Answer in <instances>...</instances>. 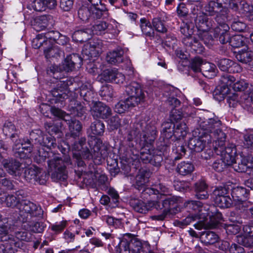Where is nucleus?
<instances>
[{
  "label": "nucleus",
  "mask_w": 253,
  "mask_h": 253,
  "mask_svg": "<svg viewBox=\"0 0 253 253\" xmlns=\"http://www.w3.org/2000/svg\"><path fill=\"white\" fill-rule=\"evenodd\" d=\"M105 131V125L102 121L96 120L91 123L88 132L89 133V138L92 141L96 139L99 140L100 142L103 146H106L100 138L98 136H102Z\"/></svg>",
  "instance_id": "nucleus-30"
},
{
  "label": "nucleus",
  "mask_w": 253,
  "mask_h": 253,
  "mask_svg": "<svg viewBox=\"0 0 253 253\" xmlns=\"http://www.w3.org/2000/svg\"><path fill=\"white\" fill-rule=\"evenodd\" d=\"M92 116L95 118L106 119L112 115L111 109L105 103L96 101L90 107Z\"/></svg>",
  "instance_id": "nucleus-26"
},
{
  "label": "nucleus",
  "mask_w": 253,
  "mask_h": 253,
  "mask_svg": "<svg viewBox=\"0 0 253 253\" xmlns=\"http://www.w3.org/2000/svg\"><path fill=\"white\" fill-rule=\"evenodd\" d=\"M4 202L7 207L12 208L16 207L18 209L21 203L20 199H18L15 195H8L6 196Z\"/></svg>",
  "instance_id": "nucleus-63"
},
{
  "label": "nucleus",
  "mask_w": 253,
  "mask_h": 253,
  "mask_svg": "<svg viewBox=\"0 0 253 253\" xmlns=\"http://www.w3.org/2000/svg\"><path fill=\"white\" fill-rule=\"evenodd\" d=\"M61 71L60 66L55 64L48 66L46 70L44 81L49 88H51L49 92L51 103H62L68 98L69 90L75 89L72 86L76 84L74 79L61 78Z\"/></svg>",
  "instance_id": "nucleus-3"
},
{
  "label": "nucleus",
  "mask_w": 253,
  "mask_h": 253,
  "mask_svg": "<svg viewBox=\"0 0 253 253\" xmlns=\"http://www.w3.org/2000/svg\"><path fill=\"white\" fill-rule=\"evenodd\" d=\"M78 14L79 18L84 23L88 22L89 19H91L92 14L89 6L80 7L78 10Z\"/></svg>",
  "instance_id": "nucleus-64"
},
{
  "label": "nucleus",
  "mask_w": 253,
  "mask_h": 253,
  "mask_svg": "<svg viewBox=\"0 0 253 253\" xmlns=\"http://www.w3.org/2000/svg\"><path fill=\"white\" fill-rule=\"evenodd\" d=\"M234 80V77L230 75H227L222 81L223 84L217 86L212 92L213 97L214 100L218 102H221L227 97V102L231 104L230 100H235L236 96H228L231 91V85Z\"/></svg>",
  "instance_id": "nucleus-13"
},
{
  "label": "nucleus",
  "mask_w": 253,
  "mask_h": 253,
  "mask_svg": "<svg viewBox=\"0 0 253 253\" xmlns=\"http://www.w3.org/2000/svg\"><path fill=\"white\" fill-rule=\"evenodd\" d=\"M212 168L216 172H221L224 169L232 166L226 163L222 158L216 160L212 164Z\"/></svg>",
  "instance_id": "nucleus-62"
},
{
  "label": "nucleus",
  "mask_w": 253,
  "mask_h": 253,
  "mask_svg": "<svg viewBox=\"0 0 253 253\" xmlns=\"http://www.w3.org/2000/svg\"><path fill=\"white\" fill-rule=\"evenodd\" d=\"M140 27L142 33L146 37L154 38L155 32L153 28L152 23L145 17L141 18L140 20Z\"/></svg>",
  "instance_id": "nucleus-51"
},
{
  "label": "nucleus",
  "mask_w": 253,
  "mask_h": 253,
  "mask_svg": "<svg viewBox=\"0 0 253 253\" xmlns=\"http://www.w3.org/2000/svg\"><path fill=\"white\" fill-rule=\"evenodd\" d=\"M163 212L158 215V219L164 220L168 214H176L180 211L178 200L174 197H168L162 201Z\"/></svg>",
  "instance_id": "nucleus-18"
},
{
  "label": "nucleus",
  "mask_w": 253,
  "mask_h": 253,
  "mask_svg": "<svg viewBox=\"0 0 253 253\" xmlns=\"http://www.w3.org/2000/svg\"><path fill=\"white\" fill-rule=\"evenodd\" d=\"M223 3L234 11L239 10L248 17L251 21H253V5L248 3L246 0H224Z\"/></svg>",
  "instance_id": "nucleus-16"
},
{
  "label": "nucleus",
  "mask_w": 253,
  "mask_h": 253,
  "mask_svg": "<svg viewBox=\"0 0 253 253\" xmlns=\"http://www.w3.org/2000/svg\"><path fill=\"white\" fill-rule=\"evenodd\" d=\"M47 134L55 139L61 138L63 136V133L61 130L62 124L60 123H49L45 126Z\"/></svg>",
  "instance_id": "nucleus-44"
},
{
  "label": "nucleus",
  "mask_w": 253,
  "mask_h": 253,
  "mask_svg": "<svg viewBox=\"0 0 253 253\" xmlns=\"http://www.w3.org/2000/svg\"><path fill=\"white\" fill-rule=\"evenodd\" d=\"M192 13L194 20V24L198 32L209 31L213 28L214 21L208 17V15L203 11V4L197 1L193 6Z\"/></svg>",
  "instance_id": "nucleus-8"
},
{
  "label": "nucleus",
  "mask_w": 253,
  "mask_h": 253,
  "mask_svg": "<svg viewBox=\"0 0 253 253\" xmlns=\"http://www.w3.org/2000/svg\"><path fill=\"white\" fill-rule=\"evenodd\" d=\"M3 134L9 138L13 142L17 140L20 134V131L17 128L13 122L9 120L5 121L2 126Z\"/></svg>",
  "instance_id": "nucleus-34"
},
{
  "label": "nucleus",
  "mask_w": 253,
  "mask_h": 253,
  "mask_svg": "<svg viewBox=\"0 0 253 253\" xmlns=\"http://www.w3.org/2000/svg\"><path fill=\"white\" fill-rule=\"evenodd\" d=\"M246 39L241 35H235L229 37L228 42L233 48H239L246 45Z\"/></svg>",
  "instance_id": "nucleus-57"
},
{
  "label": "nucleus",
  "mask_w": 253,
  "mask_h": 253,
  "mask_svg": "<svg viewBox=\"0 0 253 253\" xmlns=\"http://www.w3.org/2000/svg\"><path fill=\"white\" fill-rule=\"evenodd\" d=\"M152 24L154 31L161 34H165L168 32V25L164 18L160 17H154L152 19Z\"/></svg>",
  "instance_id": "nucleus-50"
},
{
  "label": "nucleus",
  "mask_w": 253,
  "mask_h": 253,
  "mask_svg": "<svg viewBox=\"0 0 253 253\" xmlns=\"http://www.w3.org/2000/svg\"><path fill=\"white\" fill-rule=\"evenodd\" d=\"M174 134H173V142L178 141L181 138L185 137L188 132V128L184 123H175Z\"/></svg>",
  "instance_id": "nucleus-49"
},
{
  "label": "nucleus",
  "mask_w": 253,
  "mask_h": 253,
  "mask_svg": "<svg viewBox=\"0 0 253 253\" xmlns=\"http://www.w3.org/2000/svg\"><path fill=\"white\" fill-rule=\"evenodd\" d=\"M237 156L236 147L233 144H229L221 151V158L231 166L233 164L236 163V157Z\"/></svg>",
  "instance_id": "nucleus-36"
},
{
  "label": "nucleus",
  "mask_w": 253,
  "mask_h": 253,
  "mask_svg": "<svg viewBox=\"0 0 253 253\" xmlns=\"http://www.w3.org/2000/svg\"><path fill=\"white\" fill-rule=\"evenodd\" d=\"M230 195H231L230 189L228 186L215 187L212 192V198L214 204L221 209L231 207L233 203Z\"/></svg>",
  "instance_id": "nucleus-12"
},
{
  "label": "nucleus",
  "mask_w": 253,
  "mask_h": 253,
  "mask_svg": "<svg viewBox=\"0 0 253 253\" xmlns=\"http://www.w3.org/2000/svg\"><path fill=\"white\" fill-rule=\"evenodd\" d=\"M181 92L177 88L171 87L166 91V96L167 97V103L172 109L170 115V122H178L182 119L183 114L181 109H176V108L180 106L181 102L178 97L180 96Z\"/></svg>",
  "instance_id": "nucleus-10"
},
{
  "label": "nucleus",
  "mask_w": 253,
  "mask_h": 253,
  "mask_svg": "<svg viewBox=\"0 0 253 253\" xmlns=\"http://www.w3.org/2000/svg\"><path fill=\"white\" fill-rule=\"evenodd\" d=\"M88 29H80L75 31L72 34L73 41L76 42L83 43L89 40L91 36L88 33Z\"/></svg>",
  "instance_id": "nucleus-48"
},
{
  "label": "nucleus",
  "mask_w": 253,
  "mask_h": 253,
  "mask_svg": "<svg viewBox=\"0 0 253 253\" xmlns=\"http://www.w3.org/2000/svg\"><path fill=\"white\" fill-rule=\"evenodd\" d=\"M126 91L129 96L127 98L132 101H137L138 104L144 101L145 94L141 84L136 82H132L127 85Z\"/></svg>",
  "instance_id": "nucleus-22"
},
{
  "label": "nucleus",
  "mask_w": 253,
  "mask_h": 253,
  "mask_svg": "<svg viewBox=\"0 0 253 253\" xmlns=\"http://www.w3.org/2000/svg\"><path fill=\"white\" fill-rule=\"evenodd\" d=\"M62 51L58 47L53 45L52 43L48 42L43 49V53L46 59H49L52 57L57 58L60 56Z\"/></svg>",
  "instance_id": "nucleus-54"
},
{
  "label": "nucleus",
  "mask_w": 253,
  "mask_h": 253,
  "mask_svg": "<svg viewBox=\"0 0 253 253\" xmlns=\"http://www.w3.org/2000/svg\"><path fill=\"white\" fill-rule=\"evenodd\" d=\"M205 10L207 15L210 16L216 15L220 16V20H226L227 18L226 13H223V4L221 2H217L213 0H208V3L205 6L203 10Z\"/></svg>",
  "instance_id": "nucleus-28"
},
{
  "label": "nucleus",
  "mask_w": 253,
  "mask_h": 253,
  "mask_svg": "<svg viewBox=\"0 0 253 253\" xmlns=\"http://www.w3.org/2000/svg\"><path fill=\"white\" fill-rule=\"evenodd\" d=\"M124 54V51L123 48L121 47H118L107 53L106 56L107 61L110 64L118 65L123 62Z\"/></svg>",
  "instance_id": "nucleus-38"
},
{
  "label": "nucleus",
  "mask_w": 253,
  "mask_h": 253,
  "mask_svg": "<svg viewBox=\"0 0 253 253\" xmlns=\"http://www.w3.org/2000/svg\"><path fill=\"white\" fill-rule=\"evenodd\" d=\"M180 31L183 35L182 42L186 47V49L190 50L192 53L202 54L204 52L205 47L202 43L197 39L194 35V25L192 22L183 23L181 25Z\"/></svg>",
  "instance_id": "nucleus-5"
},
{
  "label": "nucleus",
  "mask_w": 253,
  "mask_h": 253,
  "mask_svg": "<svg viewBox=\"0 0 253 253\" xmlns=\"http://www.w3.org/2000/svg\"><path fill=\"white\" fill-rule=\"evenodd\" d=\"M29 235V233L25 231L16 232L15 236L8 234V242H9L16 252L19 249H23L25 248V244L23 242L30 241V236Z\"/></svg>",
  "instance_id": "nucleus-24"
},
{
  "label": "nucleus",
  "mask_w": 253,
  "mask_h": 253,
  "mask_svg": "<svg viewBox=\"0 0 253 253\" xmlns=\"http://www.w3.org/2000/svg\"><path fill=\"white\" fill-rule=\"evenodd\" d=\"M189 67L190 71L194 73H199L201 71L202 66L203 65V60L200 57H195L190 61L189 60Z\"/></svg>",
  "instance_id": "nucleus-59"
},
{
  "label": "nucleus",
  "mask_w": 253,
  "mask_h": 253,
  "mask_svg": "<svg viewBox=\"0 0 253 253\" xmlns=\"http://www.w3.org/2000/svg\"><path fill=\"white\" fill-rule=\"evenodd\" d=\"M34 147H12L14 156L21 160L28 159L32 156Z\"/></svg>",
  "instance_id": "nucleus-45"
},
{
  "label": "nucleus",
  "mask_w": 253,
  "mask_h": 253,
  "mask_svg": "<svg viewBox=\"0 0 253 253\" xmlns=\"http://www.w3.org/2000/svg\"><path fill=\"white\" fill-rule=\"evenodd\" d=\"M152 172L150 169L147 168H141L136 174L135 179L136 181L134 184L136 189L141 192V197L142 199H148L150 200L151 198L150 196H155L159 195L160 192L157 189L152 187H146V184L149 182V178L151 176Z\"/></svg>",
  "instance_id": "nucleus-7"
},
{
  "label": "nucleus",
  "mask_w": 253,
  "mask_h": 253,
  "mask_svg": "<svg viewBox=\"0 0 253 253\" xmlns=\"http://www.w3.org/2000/svg\"><path fill=\"white\" fill-rule=\"evenodd\" d=\"M137 104V101H132L128 98H126L124 100L119 101L115 106L114 111L118 114L124 113L129 109L135 106Z\"/></svg>",
  "instance_id": "nucleus-42"
},
{
  "label": "nucleus",
  "mask_w": 253,
  "mask_h": 253,
  "mask_svg": "<svg viewBox=\"0 0 253 253\" xmlns=\"http://www.w3.org/2000/svg\"><path fill=\"white\" fill-rule=\"evenodd\" d=\"M199 233L201 243L206 246L213 245L220 239L217 233L211 230H205Z\"/></svg>",
  "instance_id": "nucleus-37"
},
{
  "label": "nucleus",
  "mask_w": 253,
  "mask_h": 253,
  "mask_svg": "<svg viewBox=\"0 0 253 253\" xmlns=\"http://www.w3.org/2000/svg\"><path fill=\"white\" fill-rule=\"evenodd\" d=\"M86 60L85 56L83 57L78 53H72L67 55L60 66L62 71L69 72L75 68H80L84 61Z\"/></svg>",
  "instance_id": "nucleus-17"
},
{
  "label": "nucleus",
  "mask_w": 253,
  "mask_h": 253,
  "mask_svg": "<svg viewBox=\"0 0 253 253\" xmlns=\"http://www.w3.org/2000/svg\"><path fill=\"white\" fill-rule=\"evenodd\" d=\"M208 185L205 180L200 179L193 185L195 197L198 200H206L209 198Z\"/></svg>",
  "instance_id": "nucleus-33"
},
{
  "label": "nucleus",
  "mask_w": 253,
  "mask_h": 253,
  "mask_svg": "<svg viewBox=\"0 0 253 253\" xmlns=\"http://www.w3.org/2000/svg\"><path fill=\"white\" fill-rule=\"evenodd\" d=\"M195 169V166L191 162L182 161L179 163L176 171L180 175L188 176L191 175Z\"/></svg>",
  "instance_id": "nucleus-43"
},
{
  "label": "nucleus",
  "mask_w": 253,
  "mask_h": 253,
  "mask_svg": "<svg viewBox=\"0 0 253 253\" xmlns=\"http://www.w3.org/2000/svg\"><path fill=\"white\" fill-rule=\"evenodd\" d=\"M27 230L33 233H42L46 227L42 222L32 221L28 222Z\"/></svg>",
  "instance_id": "nucleus-60"
},
{
  "label": "nucleus",
  "mask_w": 253,
  "mask_h": 253,
  "mask_svg": "<svg viewBox=\"0 0 253 253\" xmlns=\"http://www.w3.org/2000/svg\"><path fill=\"white\" fill-rule=\"evenodd\" d=\"M69 132L66 134L63 143L72 151V160L75 164V172L79 178L85 173L86 164L90 161L95 165H99L102 159L108 155L107 146H103L99 140L92 141L84 137H79L82 130L80 121L71 120L69 123Z\"/></svg>",
  "instance_id": "nucleus-2"
},
{
  "label": "nucleus",
  "mask_w": 253,
  "mask_h": 253,
  "mask_svg": "<svg viewBox=\"0 0 253 253\" xmlns=\"http://www.w3.org/2000/svg\"><path fill=\"white\" fill-rule=\"evenodd\" d=\"M215 21L218 25L214 27L211 31L215 40L219 41L222 44L227 43L230 37L229 26L225 23L226 20H220L219 16H217Z\"/></svg>",
  "instance_id": "nucleus-15"
},
{
  "label": "nucleus",
  "mask_w": 253,
  "mask_h": 253,
  "mask_svg": "<svg viewBox=\"0 0 253 253\" xmlns=\"http://www.w3.org/2000/svg\"><path fill=\"white\" fill-rule=\"evenodd\" d=\"M142 242L131 233H126L115 247L114 253H140Z\"/></svg>",
  "instance_id": "nucleus-9"
},
{
  "label": "nucleus",
  "mask_w": 253,
  "mask_h": 253,
  "mask_svg": "<svg viewBox=\"0 0 253 253\" xmlns=\"http://www.w3.org/2000/svg\"><path fill=\"white\" fill-rule=\"evenodd\" d=\"M208 31H201L199 32L198 34L204 44L210 48L215 44V40L213 37V34H212V35L210 34Z\"/></svg>",
  "instance_id": "nucleus-58"
},
{
  "label": "nucleus",
  "mask_w": 253,
  "mask_h": 253,
  "mask_svg": "<svg viewBox=\"0 0 253 253\" xmlns=\"http://www.w3.org/2000/svg\"><path fill=\"white\" fill-rule=\"evenodd\" d=\"M59 161L58 159L49 160L48 162V167L51 170H54L51 174L52 178L64 181L67 178V175L65 174L66 167L58 166Z\"/></svg>",
  "instance_id": "nucleus-29"
},
{
  "label": "nucleus",
  "mask_w": 253,
  "mask_h": 253,
  "mask_svg": "<svg viewBox=\"0 0 253 253\" xmlns=\"http://www.w3.org/2000/svg\"><path fill=\"white\" fill-rule=\"evenodd\" d=\"M24 177L28 182L35 185L45 184L48 178L45 171L35 165L25 169Z\"/></svg>",
  "instance_id": "nucleus-14"
},
{
  "label": "nucleus",
  "mask_w": 253,
  "mask_h": 253,
  "mask_svg": "<svg viewBox=\"0 0 253 253\" xmlns=\"http://www.w3.org/2000/svg\"><path fill=\"white\" fill-rule=\"evenodd\" d=\"M110 26H112L104 21H99L92 26V33L96 35L104 34L109 31Z\"/></svg>",
  "instance_id": "nucleus-56"
},
{
  "label": "nucleus",
  "mask_w": 253,
  "mask_h": 253,
  "mask_svg": "<svg viewBox=\"0 0 253 253\" xmlns=\"http://www.w3.org/2000/svg\"><path fill=\"white\" fill-rule=\"evenodd\" d=\"M220 125V121L218 119L209 118L200 124V127L207 132H204L200 136H195L189 139L188 142L189 151L191 155L194 153H199L205 149L207 145V133H212L217 131Z\"/></svg>",
  "instance_id": "nucleus-4"
},
{
  "label": "nucleus",
  "mask_w": 253,
  "mask_h": 253,
  "mask_svg": "<svg viewBox=\"0 0 253 253\" xmlns=\"http://www.w3.org/2000/svg\"><path fill=\"white\" fill-rule=\"evenodd\" d=\"M76 85H76L74 84L72 86L73 87H74L75 89L69 90V93L72 91H75V93L77 95L79 94L80 97L83 98L84 102H86L83 103L84 105H88L89 107H90L95 102H96L94 100L96 93L92 90L88 88L86 85H82L78 88H77Z\"/></svg>",
  "instance_id": "nucleus-27"
},
{
  "label": "nucleus",
  "mask_w": 253,
  "mask_h": 253,
  "mask_svg": "<svg viewBox=\"0 0 253 253\" xmlns=\"http://www.w3.org/2000/svg\"><path fill=\"white\" fill-rule=\"evenodd\" d=\"M48 42L46 39H44L43 33H41L38 34L36 38L33 39L32 42V45L35 49H39L42 46L44 48Z\"/></svg>",
  "instance_id": "nucleus-61"
},
{
  "label": "nucleus",
  "mask_w": 253,
  "mask_h": 253,
  "mask_svg": "<svg viewBox=\"0 0 253 253\" xmlns=\"http://www.w3.org/2000/svg\"><path fill=\"white\" fill-rule=\"evenodd\" d=\"M175 123L173 122H164L162 125L160 136L158 143V147L162 150H170V147L173 142Z\"/></svg>",
  "instance_id": "nucleus-11"
},
{
  "label": "nucleus",
  "mask_w": 253,
  "mask_h": 253,
  "mask_svg": "<svg viewBox=\"0 0 253 253\" xmlns=\"http://www.w3.org/2000/svg\"><path fill=\"white\" fill-rule=\"evenodd\" d=\"M18 212L14 213L13 221L16 226L22 225L28 221L29 217H38L42 212L40 207L28 200H22Z\"/></svg>",
  "instance_id": "nucleus-6"
},
{
  "label": "nucleus",
  "mask_w": 253,
  "mask_h": 253,
  "mask_svg": "<svg viewBox=\"0 0 253 253\" xmlns=\"http://www.w3.org/2000/svg\"><path fill=\"white\" fill-rule=\"evenodd\" d=\"M69 110L71 113L78 117L84 115L86 111V107L77 99L71 100L68 105Z\"/></svg>",
  "instance_id": "nucleus-39"
},
{
  "label": "nucleus",
  "mask_w": 253,
  "mask_h": 253,
  "mask_svg": "<svg viewBox=\"0 0 253 253\" xmlns=\"http://www.w3.org/2000/svg\"><path fill=\"white\" fill-rule=\"evenodd\" d=\"M218 71L216 66L213 63L207 62L203 63L201 73L208 79H212L216 76Z\"/></svg>",
  "instance_id": "nucleus-47"
},
{
  "label": "nucleus",
  "mask_w": 253,
  "mask_h": 253,
  "mask_svg": "<svg viewBox=\"0 0 253 253\" xmlns=\"http://www.w3.org/2000/svg\"><path fill=\"white\" fill-rule=\"evenodd\" d=\"M236 58L243 63L250 64L253 60V50L249 48L239 50L236 55Z\"/></svg>",
  "instance_id": "nucleus-52"
},
{
  "label": "nucleus",
  "mask_w": 253,
  "mask_h": 253,
  "mask_svg": "<svg viewBox=\"0 0 253 253\" xmlns=\"http://www.w3.org/2000/svg\"><path fill=\"white\" fill-rule=\"evenodd\" d=\"M215 62L218 68L223 72L234 74L242 71V68L238 63L229 58H217Z\"/></svg>",
  "instance_id": "nucleus-21"
},
{
  "label": "nucleus",
  "mask_w": 253,
  "mask_h": 253,
  "mask_svg": "<svg viewBox=\"0 0 253 253\" xmlns=\"http://www.w3.org/2000/svg\"><path fill=\"white\" fill-rule=\"evenodd\" d=\"M232 203L236 205H244L249 199L250 190L243 186H236L230 189Z\"/></svg>",
  "instance_id": "nucleus-23"
},
{
  "label": "nucleus",
  "mask_w": 253,
  "mask_h": 253,
  "mask_svg": "<svg viewBox=\"0 0 253 253\" xmlns=\"http://www.w3.org/2000/svg\"><path fill=\"white\" fill-rule=\"evenodd\" d=\"M141 130L139 138L133 137L131 133L128 134L125 144L119 150L120 159L128 165L135 166L136 169L139 167L140 162L159 169L164 162V154L170 150H162L158 147V143H156L157 149L154 148L158 133L154 125L140 121L136 124V132L139 133Z\"/></svg>",
  "instance_id": "nucleus-1"
},
{
  "label": "nucleus",
  "mask_w": 253,
  "mask_h": 253,
  "mask_svg": "<svg viewBox=\"0 0 253 253\" xmlns=\"http://www.w3.org/2000/svg\"><path fill=\"white\" fill-rule=\"evenodd\" d=\"M253 166V157L252 155L242 156L240 162L238 163V168L235 166V170L239 172H245L250 171Z\"/></svg>",
  "instance_id": "nucleus-40"
},
{
  "label": "nucleus",
  "mask_w": 253,
  "mask_h": 253,
  "mask_svg": "<svg viewBox=\"0 0 253 253\" xmlns=\"http://www.w3.org/2000/svg\"><path fill=\"white\" fill-rule=\"evenodd\" d=\"M103 46L102 40L96 38H92L87 45L88 48H84L83 49L82 54H85L86 60H90L91 58L96 57L100 55L102 52V48Z\"/></svg>",
  "instance_id": "nucleus-20"
},
{
  "label": "nucleus",
  "mask_w": 253,
  "mask_h": 253,
  "mask_svg": "<svg viewBox=\"0 0 253 253\" xmlns=\"http://www.w3.org/2000/svg\"><path fill=\"white\" fill-rule=\"evenodd\" d=\"M52 20L50 15H42L36 17L34 19V28L37 31L44 30L49 25L50 21Z\"/></svg>",
  "instance_id": "nucleus-41"
},
{
  "label": "nucleus",
  "mask_w": 253,
  "mask_h": 253,
  "mask_svg": "<svg viewBox=\"0 0 253 253\" xmlns=\"http://www.w3.org/2000/svg\"><path fill=\"white\" fill-rule=\"evenodd\" d=\"M203 203L199 201L188 200L183 204L184 210L191 214H197L198 217L201 218Z\"/></svg>",
  "instance_id": "nucleus-35"
},
{
  "label": "nucleus",
  "mask_w": 253,
  "mask_h": 253,
  "mask_svg": "<svg viewBox=\"0 0 253 253\" xmlns=\"http://www.w3.org/2000/svg\"><path fill=\"white\" fill-rule=\"evenodd\" d=\"M3 165L9 173L16 174L17 171L20 170L21 163L15 159L11 158L4 160Z\"/></svg>",
  "instance_id": "nucleus-46"
},
{
  "label": "nucleus",
  "mask_w": 253,
  "mask_h": 253,
  "mask_svg": "<svg viewBox=\"0 0 253 253\" xmlns=\"http://www.w3.org/2000/svg\"><path fill=\"white\" fill-rule=\"evenodd\" d=\"M52 136L48 134L43 133L40 144L43 149L46 148L49 150L56 147V139Z\"/></svg>",
  "instance_id": "nucleus-55"
},
{
  "label": "nucleus",
  "mask_w": 253,
  "mask_h": 253,
  "mask_svg": "<svg viewBox=\"0 0 253 253\" xmlns=\"http://www.w3.org/2000/svg\"><path fill=\"white\" fill-rule=\"evenodd\" d=\"M108 152H109V149L108 148ZM109 154V152H108ZM108 155L105 159H102L101 163L106 159V161L108 166V169H109L110 173L112 176H115L120 171V169L118 166V159H113L111 157H108ZM101 163L100 164H101Z\"/></svg>",
  "instance_id": "nucleus-53"
},
{
  "label": "nucleus",
  "mask_w": 253,
  "mask_h": 253,
  "mask_svg": "<svg viewBox=\"0 0 253 253\" xmlns=\"http://www.w3.org/2000/svg\"><path fill=\"white\" fill-rule=\"evenodd\" d=\"M150 198H151L150 200L149 198L146 199V203L138 199H131L129 201L130 206L137 212L146 213L149 211L152 210L154 206V200L159 198V195L154 197L150 196ZM144 199L145 200V198Z\"/></svg>",
  "instance_id": "nucleus-19"
},
{
  "label": "nucleus",
  "mask_w": 253,
  "mask_h": 253,
  "mask_svg": "<svg viewBox=\"0 0 253 253\" xmlns=\"http://www.w3.org/2000/svg\"><path fill=\"white\" fill-rule=\"evenodd\" d=\"M245 235L238 238V242L247 248L253 247V225H244L243 227Z\"/></svg>",
  "instance_id": "nucleus-32"
},
{
  "label": "nucleus",
  "mask_w": 253,
  "mask_h": 253,
  "mask_svg": "<svg viewBox=\"0 0 253 253\" xmlns=\"http://www.w3.org/2000/svg\"><path fill=\"white\" fill-rule=\"evenodd\" d=\"M172 148V155L174 161L181 159L183 157L188 158L191 155V153L189 151L188 145L182 144L179 141L172 142L171 144H173Z\"/></svg>",
  "instance_id": "nucleus-31"
},
{
  "label": "nucleus",
  "mask_w": 253,
  "mask_h": 253,
  "mask_svg": "<svg viewBox=\"0 0 253 253\" xmlns=\"http://www.w3.org/2000/svg\"><path fill=\"white\" fill-rule=\"evenodd\" d=\"M101 79L106 82L112 83L116 84L123 83L125 80V76L119 72L115 68L106 69L101 74Z\"/></svg>",
  "instance_id": "nucleus-25"
}]
</instances>
